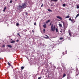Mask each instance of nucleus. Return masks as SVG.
Instances as JSON below:
<instances>
[{
	"label": "nucleus",
	"mask_w": 79,
	"mask_h": 79,
	"mask_svg": "<svg viewBox=\"0 0 79 79\" xmlns=\"http://www.w3.org/2000/svg\"><path fill=\"white\" fill-rule=\"evenodd\" d=\"M77 8L78 9L79 8V5H77Z\"/></svg>",
	"instance_id": "b1692460"
},
{
	"label": "nucleus",
	"mask_w": 79,
	"mask_h": 79,
	"mask_svg": "<svg viewBox=\"0 0 79 79\" xmlns=\"http://www.w3.org/2000/svg\"><path fill=\"white\" fill-rule=\"evenodd\" d=\"M71 21H72V22H73V20H71Z\"/></svg>",
	"instance_id": "58836bf2"
},
{
	"label": "nucleus",
	"mask_w": 79,
	"mask_h": 79,
	"mask_svg": "<svg viewBox=\"0 0 79 79\" xmlns=\"http://www.w3.org/2000/svg\"><path fill=\"white\" fill-rule=\"evenodd\" d=\"M15 41H10V43H11V44H13V43H15Z\"/></svg>",
	"instance_id": "f8f14e48"
},
{
	"label": "nucleus",
	"mask_w": 79,
	"mask_h": 79,
	"mask_svg": "<svg viewBox=\"0 0 79 79\" xmlns=\"http://www.w3.org/2000/svg\"><path fill=\"white\" fill-rule=\"evenodd\" d=\"M11 40H12V39H11Z\"/></svg>",
	"instance_id": "a19ab883"
},
{
	"label": "nucleus",
	"mask_w": 79,
	"mask_h": 79,
	"mask_svg": "<svg viewBox=\"0 0 79 79\" xmlns=\"http://www.w3.org/2000/svg\"><path fill=\"white\" fill-rule=\"evenodd\" d=\"M16 42H19V40H16Z\"/></svg>",
	"instance_id": "72a5a7b5"
},
{
	"label": "nucleus",
	"mask_w": 79,
	"mask_h": 79,
	"mask_svg": "<svg viewBox=\"0 0 79 79\" xmlns=\"http://www.w3.org/2000/svg\"><path fill=\"white\" fill-rule=\"evenodd\" d=\"M2 47H5V45H2Z\"/></svg>",
	"instance_id": "2f4dec72"
},
{
	"label": "nucleus",
	"mask_w": 79,
	"mask_h": 79,
	"mask_svg": "<svg viewBox=\"0 0 79 79\" xmlns=\"http://www.w3.org/2000/svg\"><path fill=\"white\" fill-rule=\"evenodd\" d=\"M26 14L27 15V13H26Z\"/></svg>",
	"instance_id": "e433bc0d"
},
{
	"label": "nucleus",
	"mask_w": 79,
	"mask_h": 79,
	"mask_svg": "<svg viewBox=\"0 0 79 79\" xmlns=\"http://www.w3.org/2000/svg\"><path fill=\"white\" fill-rule=\"evenodd\" d=\"M38 79H40V77H39L38 78Z\"/></svg>",
	"instance_id": "c9c22d12"
},
{
	"label": "nucleus",
	"mask_w": 79,
	"mask_h": 79,
	"mask_svg": "<svg viewBox=\"0 0 79 79\" xmlns=\"http://www.w3.org/2000/svg\"><path fill=\"white\" fill-rule=\"evenodd\" d=\"M70 30L69 31V33L70 36H71V32H70Z\"/></svg>",
	"instance_id": "4468645a"
},
{
	"label": "nucleus",
	"mask_w": 79,
	"mask_h": 79,
	"mask_svg": "<svg viewBox=\"0 0 79 79\" xmlns=\"http://www.w3.org/2000/svg\"><path fill=\"white\" fill-rule=\"evenodd\" d=\"M48 11H50V12L51 11V12H52V10H50V9H48Z\"/></svg>",
	"instance_id": "2eb2a0df"
},
{
	"label": "nucleus",
	"mask_w": 79,
	"mask_h": 79,
	"mask_svg": "<svg viewBox=\"0 0 79 79\" xmlns=\"http://www.w3.org/2000/svg\"><path fill=\"white\" fill-rule=\"evenodd\" d=\"M51 1H53V2H56L57 1H58V0H50Z\"/></svg>",
	"instance_id": "6e6552de"
},
{
	"label": "nucleus",
	"mask_w": 79,
	"mask_h": 79,
	"mask_svg": "<svg viewBox=\"0 0 79 79\" xmlns=\"http://www.w3.org/2000/svg\"><path fill=\"white\" fill-rule=\"evenodd\" d=\"M34 25H35V26H36V25H37V24H36V23H34Z\"/></svg>",
	"instance_id": "bb28decb"
},
{
	"label": "nucleus",
	"mask_w": 79,
	"mask_h": 79,
	"mask_svg": "<svg viewBox=\"0 0 79 79\" xmlns=\"http://www.w3.org/2000/svg\"><path fill=\"white\" fill-rule=\"evenodd\" d=\"M56 18H58V19H59L60 20H62V18L60 16H57Z\"/></svg>",
	"instance_id": "7ed1b4c3"
},
{
	"label": "nucleus",
	"mask_w": 79,
	"mask_h": 79,
	"mask_svg": "<svg viewBox=\"0 0 79 79\" xmlns=\"http://www.w3.org/2000/svg\"><path fill=\"white\" fill-rule=\"evenodd\" d=\"M43 5H44V4H42V5H41V7H42L43 6Z\"/></svg>",
	"instance_id": "473e14b6"
},
{
	"label": "nucleus",
	"mask_w": 79,
	"mask_h": 79,
	"mask_svg": "<svg viewBox=\"0 0 79 79\" xmlns=\"http://www.w3.org/2000/svg\"><path fill=\"white\" fill-rule=\"evenodd\" d=\"M59 26L60 27H62V25L60 23L59 24Z\"/></svg>",
	"instance_id": "9b49d317"
},
{
	"label": "nucleus",
	"mask_w": 79,
	"mask_h": 79,
	"mask_svg": "<svg viewBox=\"0 0 79 79\" xmlns=\"http://www.w3.org/2000/svg\"><path fill=\"white\" fill-rule=\"evenodd\" d=\"M16 26H19V23H17L16 24Z\"/></svg>",
	"instance_id": "5701e85b"
},
{
	"label": "nucleus",
	"mask_w": 79,
	"mask_h": 79,
	"mask_svg": "<svg viewBox=\"0 0 79 79\" xmlns=\"http://www.w3.org/2000/svg\"><path fill=\"white\" fill-rule=\"evenodd\" d=\"M52 24V23H50V24H49V26H51Z\"/></svg>",
	"instance_id": "f704fd0d"
},
{
	"label": "nucleus",
	"mask_w": 79,
	"mask_h": 79,
	"mask_svg": "<svg viewBox=\"0 0 79 79\" xmlns=\"http://www.w3.org/2000/svg\"><path fill=\"white\" fill-rule=\"evenodd\" d=\"M12 3V0H11L10 1V3Z\"/></svg>",
	"instance_id": "cd10ccee"
},
{
	"label": "nucleus",
	"mask_w": 79,
	"mask_h": 79,
	"mask_svg": "<svg viewBox=\"0 0 79 79\" xmlns=\"http://www.w3.org/2000/svg\"><path fill=\"white\" fill-rule=\"evenodd\" d=\"M50 20H48V21H47L46 22V24H47V23H49V22H50Z\"/></svg>",
	"instance_id": "0eeeda50"
},
{
	"label": "nucleus",
	"mask_w": 79,
	"mask_h": 79,
	"mask_svg": "<svg viewBox=\"0 0 79 79\" xmlns=\"http://www.w3.org/2000/svg\"><path fill=\"white\" fill-rule=\"evenodd\" d=\"M66 6V4H63V6Z\"/></svg>",
	"instance_id": "aec40b11"
},
{
	"label": "nucleus",
	"mask_w": 79,
	"mask_h": 79,
	"mask_svg": "<svg viewBox=\"0 0 79 79\" xmlns=\"http://www.w3.org/2000/svg\"><path fill=\"white\" fill-rule=\"evenodd\" d=\"M8 64L10 66V63L9 62H8Z\"/></svg>",
	"instance_id": "4be33fe9"
},
{
	"label": "nucleus",
	"mask_w": 79,
	"mask_h": 79,
	"mask_svg": "<svg viewBox=\"0 0 79 79\" xmlns=\"http://www.w3.org/2000/svg\"><path fill=\"white\" fill-rule=\"evenodd\" d=\"M6 7H4V9L3 10V11L4 12H5V10H6Z\"/></svg>",
	"instance_id": "1a4fd4ad"
},
{
	"label": "nucleus",
	"mask_w": 79,
	"mask_h": 79,
	"mask_svg": "<svg viewBox=\"0 0 79 79\" xmlns=\"http://www.w3.org/2000/svg\"><path fill=\"white\" fill-rule=\"evenodd\" d=\"M43 27L44 28H47V26H46V24H45L43 26Z\"/></svg>",
	"instance_id": "423d86ee"
},
{
	"label": "nucleus",
	"mask_w": 79,
	"mask_h": 79,
	"mask_svg": "<svg viewBox=\"0 0 79 79\" xmlns=\"http://www.w3.org/2000/svg\"><path fill=\"white\" fill-rule=\"evenodd\" d=\"M7 47L9 48H12V46L10 45H8Z\"/></svg>",
	"instance_id": "39448f33"
},
{
	"label": "nucleus",
	"mask_w": 79,
	"mask_h": 79,
	"mask_svg": "<svg viewBox=\"0 0 79 79\" xmlns=\"http://www.w3.org/2000/svg\"><path fill=\"white\" fill-rule=\"evenodd\" d=\"M55 30V26H53V30H51L52 31H54Z\"/></svg>",
	"instance_id": "20e7f679"
},
{
	"label": "nucleus",
	"mask_w": 79,
	"mask_h": 79,
	"mask_svg": "<svg viewBox=\"0 0 79 79\" xmlns=\"http://www.w3.org/2000/svg\"><path fill=\"white\" fill-rule=\"evenodd\" d=\"M70 16L69 15H68L67 17H66L65 18H69Z\"/></svg>",
	"instance_id": "a211bd4d"
},
{
	"label": "nucleus",
	"mask_w": 79,
	"mask_h": 79,
	"mask_svg": "<svg viewBox=\"0 0 79 79\" xmlns=\"http://www.w3.org/2000/svg\"><path fill=\"white\" fill-rule=\"evenodd\" d=\"M24 68V67H23V66L21 67V69L22 70H23V69Z\"/></svg>",
	"instance_id": "f3484780"
},
{
	"label": "nucleus",
	"mask_w": 79,
	"mask_h": 79,
	"mask_svg": "<svg viewBox=\"0 0 79 79\" xmlns=\"http://www.w3.org/2000/svg\"><path fill=\"white\" fill-rule=\"evenodd\" d=\"M69 21H71V20H72V19H71V18H70V19H69Z\"/></svg>",
	"instance_id": "c756f323"
},
{
	"label": "nucleus",
	"mask_w": 79,
	"mask_h": 79,
	"mask_svg": "<svg viewBox=\"0 0 79 79\" xmlns=\"http://www.w3.org/2000/svg\"><path fill=\"white\" fill-rule=\"evenodd\" d=\"M53 24H52L51 26V30H53Z\"/></svg>",
	"instance_id": "9d476101"
},
{
	"label": "nucleus",
	"mask_w": 79,
	"mask_h": 79,
	"mask_svg": "<svg viewBox=\"0 0 79 79\" xmlns=\"http://www.w3.org/2000/svg\"><path fill=\"white\" fill-rule=\"evenodd\" d=\"M79 14H77L76 16V17H75V19H76V18H77V17H78V16H79Z\"/></svg>",
	"instance_id": "ddd939ff"
},
{
	"label": "nucleus",
	"mask_w": 79,
	"mask_h": 79,
	"mask_svg": "<svg viewBox=\"0 0 79 79\" xmlns=\"http://www.w3.org/2000/svg\"><path fill=\"white\" fill-rule=\"evenodd\" d=\"M65 76H66V74L64 73L63 75V77H65Z\"/></svg>",
	"instance_id": "6ab92c4d"
},
{
	"label": "nucleus",
	"mask_w": 79,
	"mask_h": 79,
	"mask_svg": "<svg viewBox=\"0 0 79 79\" xmlns=\"http://www.w3.org/2000/svg\"><path fill=\"white\" fill-rule=\"evenodd\" d=\"M17 35H19L20 37H21V36L19 35V33H18Z\"/></svg>",
	"instance_id": "c85d7f7f"
},
{
	"label": "nucleus",
	"mask_w": 79,
	"mask_h": 79,
	"mask_svg": "<svg viewBox=\"0 0 79 79\" xmlns=\"http://www.w3.org/2000/svg\"><path fill=\"white\" fill-rule=\"evenodd\" d=\"M63 26L64 27V25L65 24V23L64 22H63Z\"/></svg>",
	"instance_id": "412c9836"
},
{
	"label": "nucleus",
	"mask_w": 79,
	"mask_h": 79,
	"mask_svg": "<svg viewBox=\"0 0 79 79\" xmlns=\"http://www.w3.org/2000/svg\"><path fill=\"white\" fill-rule=\"evenodd\" d=\"M46 36H47V37H46V38L48 39V36H47V35H46Z\"/></svg>",
	"instance_id": "7c9ffc66"
},
{
	"label": "nucleus",
	"mask_w": 79,
	"mask_h": 79,
	"mask_svg": "<svg viewBox=\"0 0 79 79\" xmlns=\"http://www.w3.org/2000/svg\"><path fill=\"white\" fill-rule=\"evenodd\" d=\"M56 32H58V29L56 28Z\"/></svg>",
	"instance_id": "dca6fc26"
},
{
	"label": "nucleus",
	"mask_w": 79,
	"mask_h": 79,
	"mask_svg": "<svg viewBox=\"0 0 79 79\" xmlns=\"http://www.w3.org/2000/svg\"><path fill=\"white\" fill-rule=\"evenodd\" d=\"M63 39V38H62V37H60V40H62V39Z\"/></svg>",
	"instance_id": "a878e982"
},
{
	"label": "nucleus",
	"mask_w": 79,
	"mask_h": 79,
	"mask_svg": "<svg viewBox=\"0 0 79 79\" xmlns=\"http://www.w3.org/2000/svg\"><path fill=\"white\" fill-rule=\"evenodd\" d=\"M27 3H23L22 4V8L23 9H24V8H26V7H27Z\"/></svg>",
	"instance_id": "f257e3e1"
},
{
	"label": "nucleus",
	"mask_w": 79,
	"mask_h": 79,
	"mask_svg": "<svg viewBox=\"0 0 79 79\" xmlns=\"http://www.w3.org/2000/svg\"><path fill=\"white\" fill-rule=\"evenodd\" d=\"M32 32L33 33H34V31H33V30H32Z\"/></svg>",
	"instance_id": "4c0bfd02"
},
{
	"label": "nucleus",
	"mask_w": 79,
	"mask_h": 79,
	"mask_svg": "<svg viewBox=\"0 0 79 79\" xmlns=\"http://www.w3.org/2000/svg\"><path fill=\"white\" fill-rule=\"evenodd\" d=\"M23 8V7H22V6H21L20 5H19L17 7V9L19 10H21Z\"/></svg>",
	"instance_id": "f03ea898"
},
{
	"label": "nucleus",
	"mask_w": 79,
	"mask_h": 79,
	"mask_svg": "<svg viewBox=\"0 0 79 79\" xmlns=\"http://www.w3.org/2000/svg\"><path fill=\"white\" fill-rule=\"evenodd\" d=\"M45 29H44L43 32H44V33H45Z\"/></svg>",
	"instance_id": "393cba45"
},
{
	"label": "nucleus",
	"mask_w": 79,
	"mask_h": 79,
	"mask_svg": "<svg viewBox=\"0 0 79 79\" xmlns=\"http://www.w3.org/2000/svg\"><path fill=\"white\" fill-rule=\"evenodd\" d=\"M53 5L52 4H51V6H53Z\"/></svg>",
	"instance_id": "ea45409f"
}]
</instances>
